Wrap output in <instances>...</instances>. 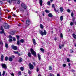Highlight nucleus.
Here are the masks:
<instances>
[{"instance_id":"1","label":"nucleus","mask_w":76,"mask_h":76,"mask_svg":"<svg viewBox=\"0 0 76 76\" xmlns=\"http://www.w3.org/2000/svg\"><path fill=\"white\" fill-rule=\"evenodd\" d=\"M39 34H41L42 36H43L44 35H46L47 34V31L45 30H44V32H43L41 30H39Z\"/></svg>"},{"instance_id":"2","label":"nucleus","mask_w":76,"mask_h":76,"mask_svg":"<svg viewBox=\"0 0 76 76\" xmlns=\"http://www.w3.org/2000/svg\"><path fill=\"white\" fill-rule=\"evenodd\" d=\"M30 51L31 53V54L34 56V57H36L37 56V53H36V52H35V51L34 50V49L32 48H31L30 49Z\"/></svg>"},{"instance_id":"3","label":"nucleus","mask_w":76,"mask_h":76,"mask_svg":"<svg viewBox=\"0 0 76 76\" xmlns=\"http://www.w3.org/2000/svg\"><path fill=\"white\" fill-rule=\"evenodd\" d=\"M4 28L5 29H9V26L8 25V24L7 23H5L4 24Z\"/></svg>"},{"instance_id":"4","label":"nucleus","mask_w":76,"mask_h":76,"mask_svg":"<svg viewBox=\"0 0 76 76\" xmlns=\"http://www.w3.org/2000/svg\"><path fill=\"white\" fill-rule=\"evenodd\" d=\"M21 6L22 8H23L25 10V9H26V8H27L26 5L24 3L22 4H21Z\"/></svg>"},{"instance_id":"5","label":"nucleus","mask_w":76,"mask_h":76,"mask_svg":"<svg viewBox=\"0 0 76 76\" xmlns=\"http://www.w3.org/2000/svg\"><path fill=\"white\" fill-rule=\"evenodd\" d=\"M28 66L30 70H31V69H34V65L31 64V63H30L28 64Z\"/></svg>"},{"instance_id":"6","label":"nucleus","mask_w":76,"mask_h":76,"mask_svg":"<svg viewBox=\"0 0 76 76\" xmlns=\"http://www.w3.org/2000/svg\"><path fill=\"white\" fill-rule=\"evenodd\" d=\"M11 47L12 49H13V50H17V49L18 48L17 46H14L13 45H11Z\"/></svg>"},{"instance_id":"7","label":"nucleus","mask_w":76,"mask_h":76,"mask_svg":"<svg viewBox=\"0 0 76 76\" xmlns=\"http://www.w3.org/2000/svg\"><path fill=\"white\" fill-rule=\"evenodd\" d=\"M2 66L3 68L4 69H7V66L5 64H3L2 65Z\"/></svg>"},{"instance_id":"8","label":"nucleus","mask_w":76,"mask_h":76,"mask_svg":"<svg viewBox=\"0 0 76 76\" xmlns=\"http://www.w3.org/2000/svg\"><path fill=\"white\" fill-rule=\"evenodd\" d=\"M25 9L23 8L20 7L19 9V10L21 12H24V10Z\"/></svg>"},{"instance_id":"9","label":"nucleus","mask_w":76,"mask_h":76,"mask_svg":"<svg viewBox=\"0 0 76 76\" xmlns=\"http://www.w3.org/2000/svg\"><path fill=\"white\" fill-rule=\"evenodd\" d=\"M13 53L14 54H18L19 56H20V54L18 51L16 52L14 51Z\"/></svg>"},{"instance_id":"10","label":"nucleus","mask_w":76,"mask_h":76,"mask_svg":"<svg viewBox=\"0 0 76 76\" xmlns=\"http://www.w3.org/2000/svg\"><path fill=\"white\" fill-rule=\"evenodd\" d=\"M30 23H31V21L28 20H26V24H29V25Z\"/></svg>"},{"instance_id":"11","label":"nucleus","mask_w":76,"mask_h":76,"mask_svg":"<svg viewBox=\"0 0 76 76\" xmlns=\"http://www.w3.org/2000/svg\"><path fill=\"white\" fill-rule=\"evenodd\" d=\"M42 0H39V3L40 4V6H42Z\"/></svg>"},{"instance_id":"12","label":"nucleus","mask_w":76,"mask_h":76,"mask_svg":"<svg viewBox=\"0 0 76 76\" xmlns=\"http://www.w3.org/2000/svg\"><path fill=\"white\" fill-rule=\"evenodd\" d=\"M64 10V9H63V8L62 7H60V11L62 13L63 12V11Z\"/></svg>"},{"instance_id":"13","label":"nucleus","mask_w":76,"mask_h":76,"mask_svg":"<svg viewBox=\"0 0 76 76\" xmlns=\"http://www.w3.org/2000/svg\"><path fill=\"white\" fill-rule=\"evenodd\" d=\"M32 40H33V42L34 45H36V42H35V39H32Z\"/></svg>"},{"instance_id":"14","label":"nucleus","mask_w":76,"mask_h":76,"mask_svg":"<svg viewBox=\"0 0 76 76\" xmlns=\"http://www.w3.org/2000/svg\"><path fill=\"white\" fill-rule=\"evenodd\" d=\"M73 37L74 39H76V35L75 33H73L72 34Z\"/></svg>"},{"instance_id":"15","label":"nucleus","mask_w":76,"mask_h":76,"mask_svg":"<svg viewBox=\"0 0 76 76\" xmlns=\"http://www.w3.org/2000/svg\"><path fill=\"white\" fill-rule=\"evenodd\" d=\"M8 60L10 61H13V59L11 57H9L8 58Z\"/></svg>"},{"instance_id":"16","label":"nucleus","mask_w":76,"mask_h":76,"mask_svg":"<svg viewBox=\"0 0 76 76\" xmlns=\"http://www.w3.org/2000/svg\"><path fill=\"white\" fill-rule=\"evenodd\" d=\"M1 61H3V60L4 59V56H3V55L1 54Z\"/></svg>"},{"instance_id":"17","label":"nucleus","mask_w":76,"mask_h":76,"mask_svg":"<svg viewBox=\"0 0 76 76\" xmlns=\"http://www.w3.org/2000/svg\"><path fill=\"white\" fill-rule=\"evenodd\" d=\"M38 57L39 60H40L41 59V56H40V55H39V53L38 54Z\"/></svg>"},{"instance_id":"18","label":"nucleus","mask_w":76,"mask_h":76,"mask_svg":"<svg viewBox=\"0 0 76 76\" xmlns=\"http://www.w3.org/2000/svg\"><path fill=\"white\" fill-rule=\"evenodd\" d=\"M27 55L29 57H31V53L30 52L28 53Z\"/></svg>"},{"instance_id":"19","label":"nucleus","mask_w":76,"mask_h":76,"mask_svg":"<svg viewBox=\"0 0 76 76\" xmlns=\"http://www.w3.org/2000/svg\"><path fill=\"white\" fill-rule=\"evenodd\" d=\"M52 7L53 8H54V10L55 12H56V8L54 7V4H53L52 5Z\"/></svg>"},{"instance_id":"20","label":"nucleus","mask_w":76,"mask_h":76,"mask_svg":"<svg viewBox=\"0 0 76 76\" xmlns=\"http://www.w3.org/2000/svg\"><path fill=\"white\" fill-rule=\"evenodd\" d=\"M48 16L50 17V18H52V17H53V15H52V14L50 13L48 14Z\"/></svg>"},{"instance_id":"21","label":"nucleus","mask_w":76,"mask_h":76,"mask_svg":"<svg viewBox=\"0 0 76 76\" xmlns=\"http://www.w3.org/2000/svg\"><path fill=\"white\" fill-rule=\"evenodd\" d=\"M63 16H61L60 18V20L61 21H63Z\"/></svg>"},{"instance_id":"22","label":"nucleus","mask_w":76,"mask_h":76,"mask_svg":"<svg viewBox=\"0 0 76 76\" xmlns=\"http://www.w3.org/2000/svg\"><path fill=\"white\" fill-rule=\"evenodd\" d=\"M19 63H21L22 61V58H20L18 61Z\"/></svg>"},{"instance_id":"23","label":"nucleus","mask_w":76,"mask_h":76,"mask_svg":"<svg viewBox=\"0 0 76 76\" xmlns=\"http://www.w3.org/2000/svg\"><path fill=\"white\" fill-rule=\"evenodd\" d=\"M29 26V24H26V25H25V28H27Z\"/></svg>"},{"instance_id":"24","label":"nucleus","mask_w":76,"mask_h":76,"mask_svg":"<svg viewBox=\"0 0 76 76\" xmlns=\"http://www.w3.org/2000/svg\"><path fill=\"white\" fill-rule=\"evenodd\" d=\"M17 43L18 45H21V44H20V42L18 40L17 41Z\"/></svg>"},{"instance_id":"25","label":"nucleus","mask_w":76,"mask_h":76,"mask_svg":"<svg viewBox=\"0 0 76 76\" xmlns=\"http://www.w3.org/2000/svg\"><path fill=\"white\" fill-rule=\"evenodd\" d=\"M20 69L21 70V71H23L24 68H23V67H20Z\"/></svg>"},{"instance_id":"26","label":"nucleus","mask_w":76,"mask_h":76,"mask_svg":"<svg viewBox=\"0 0 76 76\" xmlns=\"http://www.w3.org/2000/svg\"><path fill=\"white\" fill-rule=\"evenodd\" d=\"M10 34H11V35H13L15 34V32H14L13 31H11Z\"/></svg>"},{"instance_id":"27","label":"nucleus","mask_w":76,"mask_h":76,"mask_svg":"<svg viewBox=\"0 0 76 76\" xmlns=\"http://www.w3.org/2000/svg\"><path fill=\"white\" fill-rule=\"evenodd\" d=\"M75 19L76 18H75V17H73L72 18V20L73 22H75Z\"/></svg>"},{"instance_id":"28","label":"nucleus","mask_w":76,"mask_h":76,"mask_svg":"<svg viewBox=\"0 0 76 76\" xmlns=\"http://www.w3.org/2000/svg\"><path fill=\"white\" fill-rule=\"evenodd\" d=\"M47 4L48 5V6H50L51 5V2L50 1H48L47 2Z\"/></svg>"},{"instance_id":"29","label":"nucleus","mask_w":76,"mask_h":76,"mask_svg":"<svg viewBox=\"0 0 76 76\" xmlns=\"http://www.w3.org/2000/svg\"><path fill=\"white\" fill-rule=\"evenodd\" d=\"M20 42L21 43H23L24 42V40L23 39H21L20 40Z\"/></svg>"},{"instance_id":"30","label":"nucleus","mask_w":76,"mask_h":76,"mask_svg":"<svg viewBox=\"0 0 76 76\" xmlns=\"http://www.w3.org/2000/svg\"><path fill=\"white\" fill-rule=\"evenodd\" d=\"M40 50L41 51H42L43 53L44 52V49H43L42 48H40Z\"/></svg>"},{"instance_id":"31","label":"nucleus","mask_w":76,"mask_h":76,"mask_svg":"<svg viewBox=\"0 0 76 76\" xmlns=\"http://www.w3.org/2000/svg\"><path fill=\"white\" fill-rule=\"evenodd\" d=\"M5 73H6V71H4L3 72L2 76H4L5 75Z\"/></svg>"},{"instance_id":"32","label":"nucleus","mask_w":76,"mask_h":76,"mask_svg":"<svg viewBox=\"0 0 76 76\" xmlns=\"http://www.w3.org/2000/svg\"><path fill=\"white\" fill-rule=\"evenodd\" d=\"M5 47L6 48H8V44L7 43H5Z\"/></svg>"},{"instance_id":"33","label":"nucleus","mask_w":76,"mask_h":76,"mask_svg":"<svg viewBox=\"0 0 76 76\" xmlns=\"http://www.w3.org/2000/svg\"><path fill=\"white\" fill-rule=\"evenodd\" d=\"M49 70H52V66H49Z\"/></svg>"},{"instance_id":"34","label":"nucleus","mask_w":76,"mask_h":76,"mask_svg":"<svg viewBox=\"0 0 76 76\" xmlns=\"http://www.w3.org/2000/svg\"><path fill=\"white\" fill-rule=\"evenodd\" d=\"M5 61H7L8 60V57L7 56H6L5 58Z\"/></svg>"},{"instance_id":"35","label":"nucleus","mask_w":76,"mask_h":76,"mask_svg":"<svg viewBox=\"0 0 76 76\" xmlns=\"http://www.w3.org/2000/svg\"><path fill=\"white\" fill-rule=\"evenodd\" d=\"M31 73H32V72H31V71L29 70H28V73L29 75H31Z\"/></svg>"},{"instance_id":"36","label":"nucleus","mask_w":76,"mask_h":76,"mask_svg":"<svg viewBox=\"0 0 76 76\" xmlns=\"http://www.w3.org/2000/svg\"><path fill=\"white\" fill-rule=\"evenodd\" d=\"M0 33L1 34H4V35H6V34H5V33H4V31H2L0 32Z\"/></svg>"},{"instance_id":"37","label":"nucleus","mask_w":76,"mask_h":76,"mask_svg":"<svg viewBox=\"0 0 76 76\" xmlns=\"http://www.w3.org/2000/svg\"><path fill=\"white\" fill-rule=\"evenodd\" d=\"M9 38L10 39H12V38H13V37H12V36L11 35H9Z\"/></svg>"},{"instance_id":"38","label":"nucleus","mask_w":76,"mask_h":76,"mask_svg":"<svg viewBox=\"0 0 76 76\" xmlns=\"http://www.w3.org/2000/svg\"><path fill=\"white\" fill-rule=\"evenodd\" d=\"M40 28H41L42 29L43 28V25H42V24H40Z\"/></svg>"},{"instance_id":"39","label":"nucleus","mask_w":76,"mask_h":76,"mask_svg":"<svg viewBox=\"0 0 76 76\" xmlns=\"http://www.w3.org/2000/svg\"><path fill=\"white\" fill-rule=\"evenodd\" d=\"M1 30L2 31H4V29H3V28L2 26L1 27Z\"/></svg>"},{"instance_id":"40","label":"nucleus","mask_w":76,"mask_h":76,"mask_svg":"<svg viewBox=\"0 0 76 76\" xmlns=\"http://www.w3.org/2000/svg\"><path fill=\"white\" fill-rule=\"evenodd\" d=\"M0 44L1 45H3V42L2 41L0 42Z\"/></svg>"},{"instance_id":"41","label":"nucleus","mask_w":76,"mask_h":76,"mask_svg":"<svg viewBox=\"0 0 76 76\" xmlns=\"http://www.w3.org/2000/svg\"><path fill=\"white\" fill-rule=\"evenodd\" d=\"M45 12L46 13H50V11H49L48 10H45Z\"/></svg>"},{"instance_id":"42","label":"nucleus","mask_w":76,"mask_h":76,"mask_svg":"<svg viewBox=\"0 0 76 76\" xmlns=\"http://www.w3.org/2000/svg\"><path fill=\"white\" fill-rule=\"evenodd\" d=\"M60 37H61V38H63V34H62V33H61L60 34Z\"/></svg>"},{"instance_id":"43","label":"nucleus","mask_w":76,"mask_h":76,"mask_svg":"<svg viewBox=\"0 0 76 76\" xmlns=\"http://www.w3.org/2000/svg\"><path fill=\"white\" fill-rule=\"evenodd\" d=\"M8 2H9L10 3L11 2H12V0H7Z\"/></svg>"},{"instance_id":"44","label":"nucleus","mask_w":76,"mask_h":76,"mask_svg":"<svg viewBox=\"0 0 76 76\" xmlns=\"http://www.w3.org/2000/svg\"><path fill=\"white\" fill-rule=\"evenodd\" d=\"M73 12H72L71 14V16H72V17H73V15H74L73 14Z\"/></svg>"},{"instance_id":"45","label":"nucleus","mask_w":76,"mask_h":76,"mask_svg":"<svg viewBox=\"0 0 76 76\" xmlns=\"http://www.w3.org/2000/svg\"><path fill=\"white\" fill-rule=\"evenodd\" d=\"M73 25V22H71L70 23V26H72Z\"/></svg>"},{"instance_id":"46","label":"nucleus","mask_w":76,"mask_h":76,"mask_svg":"<svg viewBox=\"0 0 76 76\" xmlns=\"http://www.w3.org/2000/svg\"><path fill=\"white\" fill-rule=\"evenodd\" d=\"M16 37H17L18 40H19V36H16Z\"/></svg>"},{"instance_id":"47","label":"nucleus","mask_w":76,"mask_h":76,"mask_svg":"<svg viewBox=\"0 0 76 76\" xmlns=\"http://www.w3.org/2000/svg\"><path fill=\"white\" fill-rule=\"evenodd\" d=\"M49 75L50 76H53L54 75V74H51V73H49Z\"/></svg>"},{"instance_id":"48","label":"nucleus","mask_w":76,"mask_h":76,"mask_svg":"<svg viewBox=\"0 0 76 76\" xmlns=\"http://www.w3.org/2000/svg\"><path fill=\"white\" fill-rule=\"evenodd\" d=\"M18 75H22V74H21V72L19 71L18 72Z\"/></svg>"},{"instance_id":"49","label":"nucleus","mask_w":76,"mask_h":76,"mask_svg":"<svg viewBox=\"0 0 76 76\" xmlns=\"http://www.w3.org/2000/svg\"><path fill=\"white\" fill-rule=\"evenodd\" d=\"M20 0H18L17 3L18 4H20Z\"/></svg>"},{"instance_id":"50","label":"nucleus","mask_w":76,"mask_h":76,"mask_svg":"<svg viewBox=\"0 0 76 76\" xmlns=\"http://www.w3.org/2000/svg\"><path fill=\"white\" fill-rule=\"evenodd\" d=\"M62 47L61 46V45H59V48H60V49H61Z\"/></svg>"},{"instance_id":"51","label":"nucleus","mask_w":76,"mask_h":76,"mask_svg":"<svg viewBox=\"0 0 76 76\" xmlns=\"http://www.w3.org/2000/svg\"><path fill=\"white\" fill-rule=\"evenodd\" d=\"M67 62H69L70 61V59L69 58H67Z\"/></svg>"},{"instance_id":"52","label":"nucleus","mask_w":76,"mask_h":76,"mask_svg":"<svg viewBox=\"0 0 76 76\" xmlns=\"http://www.w3.org/2000/svg\"><path fill=\"white\" fill-rule=\"evenodd\" d=\"M67 11L68 13H70L71 12L70 10L69 9H68Z\"/></svg>"},{"instance_id":"53","label":"nucleus","mask_w":76,"mask_h":76,"mask_svg":"<svg viewBox=\"0 0 76 76\" xmlns=\"http://www.w3.org/2000/svg\"><path fill=\"white\" fill-rule=\"evenodd\" d=\"M11 57H12V58H15V56H14L13 55H12L11 56Z\"/></svg>"},{"instance_id":"54","label":"nucleus","mask_w":76,"mask_h":76,"mask_svg":"<svg viewBox=\"0 0 76 76\" xmlns=\"http://www.w3.org/2000/svg\"><path fill=\"white\" fill-rule=\"evenodd\" d=\"M12 41L13 40L12 39H10L9 40V42H12Z\"/></svg>"},{"instance_id":"55","label":"nucleus","mask_w":76,"mask_h":76,"mask_svg":"<svg viewBox=\"0 0 76 76\" xmlns=\"http://www.w3.org/2000/svg\"><path fill=\"white\" fill-rule=\"evenodd\" d=\"M63 67H66V64H63Z\"/></svg>"},{"instance_id":"56","label":"nucleus","mask_w":76,"mask_h":76,"mask_svg":"<svg viewBox=\"0 0 76 76\" xmlns=\"http://www.w3.org/2000/svg\"><path fill=\"white\" fill-rule=\"evenodd\" d=\"M10 75H11V76H14L15 75H14V74L13 73H11Z\"/></svg>"},{"instance_id":"57","label":"nucleus","mask_w":76,"mask_h":76,"mask_svg":"<svg viewBox=\"0 0 76 76\" xmlns=\"http://www.w3.org/2000/svg\"><path fill=\"white\" fill-rule=\"evenodd\" d=\"M37 72H38L39 71V69L38 68H37V69H36Z\"/></svg>"},{"instance_id":"58","label":"nucleus","mask_w":76,"mask_h":76,"mask_svg":"<svg viewBox=\"0 0 76 76\" xmlns=\"http://www.w3.org/2000/svg\"><path fill=\"white\" fill-rule=\"evenodd\" d=\"M13 40L14 41H16V39H15V38L14 37H13Z\"/></svg>"},{"instance_id":"59","label":"nucleus","mask_w":76,"mask_h":76,"mask_svg":"<svg viewBox=\"0 0 76 76\" xmlns=\"http://www.w3.org/2000/svg\"><path fill=\"white\" fill-rule=\"evenodd\" d=\"M70 52L71 53H73V50H71Z\"/></svg>"},{"instance_id":"60","label":"nucleus","mask_w":76,"mask_h":76,"mask_svg":"<svg viewBox=\"0 0 76 76\" xmlns=\"http://www.w3.org/2000/svg\"><path fill=\"white\" fill-rule=\"evenodd\" d=\"M8 18L9 19H11V17H10V16H9L8 17Z\"/></svg>"},{"instance_id":"61","label":"nucleus","mask_w":76,"mask_h":76,"mask_svg":"<svg viewBox=\"0 0 76 76\" xmlns=\"http://www.w3.org/2000/svg\"><path fill=\"white\" fill-rule=\"evenodd\" d=\"M2 4V1H0V4Z\"/></svg>"},{"instance_id":"62","label":"nucleus","mask_w":76,"mask_h":76,"mask_svg":"<svg viewBox=\"0 0 76 76\" xmlns=\"http://www.w3.org/2000/svg\"><path fill=\"white\" fill-rule=\"evenodd\" d=\"M33 64L34 66H35V62H34Z\"/></svg>"},{"instance_id":"63","label":"nucleus","mask_w":76,"mask_h":76,"mask_svg":"<svg viewBox=\"0 0 76 76\" xmlns=\"http://www.w3.org/2000/svg\"><path fill=\"white\" fill-rule=\"evenodd\" d=\"M1 19H2L1 18V17H0V22L1 20Z\"/></svg>"},{"instance_id":"64","label":"nucleus","mask_w":76,"mask_h":76,"mask_svg":"<svg viewBox=\"0 0 76 76\" xmlns=\"http://www.w3.org/2000/svg\"><path fill=\"white\" fill-rule=\"evenodd\" d=\"M57 76H60V74H58L57 75Z\"/></svg>"}]
</instances>
